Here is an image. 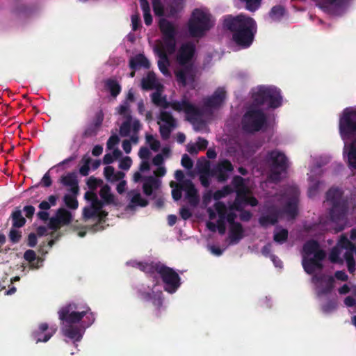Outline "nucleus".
Returning a JSON list of instances; mask_svg holds the SVG:
<instances>
[{"mask_svg": "<svg viewBox=\"0 0 356 356\" xmlns=\"http://www.w3.org/2000/svg\"><path fill=\"white\" fill-rule=\"evenodd\" d=\"M252 104L244 113L242 129L248 133L259 131L267 125V116L259 106L265 104L271 108H277L282 104L281 91L275 86H260L252 93Z\"/></svg>", "mask_w": 356, "mask_h": 356, "instance_id": "f257e3e1", "label": "nucleus"}, {"mask_svg": "<svg viewBox=\"0 0 356 356\" xmlns=\"http://www.w3.org/2000/svg\"><path fill=\"white\" fill-rule=\"evenodd\" d=\"M223 26L233 33V40L242 48H248L252 44L257 31L254 19L243 15L227 16Z\"/></svg>", "mask_w": 356, "mask_h": 356, "instance_id": "f03ea898", "label": "nucleus"}, {"mask_svg": "<svg viewBox=\"0 0 356 356\" xmlns=\"http://www.w3.org/2000/svg\"><path fill=\"white\" fill-rule=\"evenodd\" d=\"M78 309V304L70 302L62 307L58 312V318L63 325L62 332L64 336L74 341H79L82 339L81 330L76 324L81 321L87 312V310L76 311Z\"/></svg>", "mask_w": 356, "mask_h": 356, "instance_id": "7ed1b4c3", "label": "nucleus"}, {"mask_svg": "<svg viewBox=\"0 0 356 356\" xmlns=\"http://www.w3.org/2000/svg\"><path fill=\"white\" fill-rule=\"evenodd\" d=\"M195 45L192 42L181 44L177 55V63L181 67L175 71L177 81L183 86L187 84V78L193 76V58L195 55Z\"/></svg>", "mask_w": 356, "mask_h": 356, "instance_id": "20e7f679", "label": "nucleus"}, {"mask_svg": "<svg viewBox=\"0 0 356 356\" xmlns=\"http://www.w3.org/2000/svg\"><path fill=\"white\" fill-rule=\"evenodd\" d=\"M214 24L211 20V15L201 9H195L188 22V30L193 38H202Z\"/></svg>", "mask_w": 356, "mask_h": 356, "instance_id": "39448f33", "label": "nucleus"}, {"mask_svg": "<svg viewBox=\"0 0 356 356\" xmlns=\"http://www.w3.org/2000/svg\"><path fill=\"white\" fill-rule=\"evenodd\" d=\"M152 101L156 105L167 108L171 106L176 111H184L188 117H195L200 115V111L197 106L189 102L186 98L181 101H174L168 102L165 97H162L159 92H154L152 95Z\"/></svg>", "mask_w": 356, "mask_h": 356, "instance_id": "423d86ee", "label": "nucleus"}, {"mask_svg": "<svg viewBox=\"0 0 356 356\" xmlns=\"http://www.w3.org/2000/svg\"><path fill=\"white\" fill-rule=\"evenodd\" d=\"M265 161L270 169V177L273 179L279 180L281 174L288 168L287 157L283 152L277 149L268 152Z\"/></svg>", "mask_w": 356, "mask_h": 356, "instance_id": "0eeeda50", "label": "nucleus"}, {"mask_svg": "<svg viewBox=\"0 0 356 356\" xmlns=\"http://www.w3.org/2000/svg\"><path fill=\"white\" fill-rule=\"evenodd\" d=\"M159 275L163 284L164 290L169 293H175L181 286V277L172 268L159 262L156 268V275Z\"/></svg>", "mask_w": 356, "mask_h": 356, "instance_id": "6e6552de", "label": "nucleus"}, {"mask_svg": "<svg viewBox=\"0 0 356 356\" xmlns=\"http://www.w3.org/2000/svg\"><path fill=\"white\" fill-rule=\"evenodd\" d=\"M159 28L162 33L163 42H159L157 45H163L167 48L169 54H173L176 49V26L169 20L161 18L159 22Z\"/></svg>", "mask_w": 356, "mask_h": 356, "instance_id": "1a4fd4ad", "label": "nucleus"}, {"mask_svg": "<svg viewBox=\"0 0 356 356\" xmlns=\"http://www.w3.org/2000/svg\"><path fill=\"white\" fill-rule=\"evenodd\" d=\"M339 132L343 140L350 139L356 134V109L346 108L339 119Z\"/></svg>", "mask_w": 356, "mask_h": 356, "instance_id": "9d476101", "label": "nucleus"}, {"mask_svg": "<svg viewBox=\"0 0 356 356\" xmlns=\"http://www.w3.org/2000/svg\"><path fill=\"white\" fill-rule=\"evenodd\" d=\"M234 169L231 161L224 159L218 161L211 169L210 174L211 177H216L218 182L223 183L227 181Z\"/></svg>", "mask_w": 356, "mask_h": 356, "instance_id": "9b49d317", "label": "nucleus"}, {"mask_svg": "<svg viewBox=\"0 0 356 356\" xmlns=\"http://www.w3.org/2000/svg\"><path fill=\"white\" fill-rule=\"evenodd\" d=\"M226 95L227 92L223 88H218L212 95L205 97L203 99L204 107L211 109L220 108L225 100Z\"/></svg>", "mask_w": 356, "mask_h": 356, "instance_id": "f8f14e48", "label": "nucleus"}, {"mask_svg": "<svg viewBox=\"0 0 356 356\" xmlns=\"http://www.w3.org/2000/svg\"><path fill=\"white\" fill-rule=\"evenodd\" d=\"M56 327H49L47 323H42L39 325L38 330L32 333V337L36 343L47 342L55 334Z\"/></svg>", "mask_w": 356, "mask_h": 356, "instance_id": "ddd939ff", "label": "nucleus"}, {"mask_svg": "<svg viewBox=\"0 0 356 356\" xmlns=\"http://www.w3.org/2000/svg\"><path fill=\"white\" fill-rule=\"evenodd\" d=\"M154 51L159 57L158 60V67L161 72L168 76L170 74L168 67L170 66V60L168 58V51L167 48H165L163 45H156L154 47Z\"/></svg>", "mask_w": 356, "mask_h": 356, "instance_id": "4468645a", "label": "nucleus"}, {"mask_svg": "<svg viewBox=\"0 0 356 356\" xmlns=\"http://www.w3.org/2000/svg\"><path fill=\"white\" fill-rule=\"evenodd\" d=\"M59 183L63 186L70 187L68 191L71 193L79 195V181L77 179V175L75 172H70L65 175H62L59 179Z\"/></svg>", "mask_w": 356, "mask_h": 356, "instance_id": "2eb2a0df", "label": "nucleus"}, {"mask_svg": "<svg viewBox=\"0 0 356 356\" xmlns=\"http://www.w3.org/2000/svg\"><path fill=\"white\" fill-rule=\"evenodd\" d=\"M332 209L330 211L331 220L333 222L344 221L346 218L348 207L346 202L332 204Z\"/></svg>", "mask_w": 356, "mask_h": 356, "instance_id": "dca6fc26", "label": "nucleus"}, {"mask_svg": "<svg viewBox=\"0 0 356 356\" xmlns=\"http://www.w3.org/2000/svg\"><path fill=\"white\" fill-rule=\"evenodd\" d=\"M184 191L186 192V198L188 200L189 204L195 207L199 203V197L197 191L193 183L190 179H186L183 182Z\"/></svg>", "mask_w": 356, "mask_h": 356, "instance_id": "f3484780", "label": "nucleus"}, {"mask_svg": "<svg viewBox=\"0 0 356 356\" xmlns=\"http://www.w3.org/2000/svg\"><path fill=\"white\" fill-rule=\"evenodd\" d=\"M143 191L145 195L150 196L154 190L159 188L161 184L160 179L154 176H146L143 177Z\"/></svg>", "mask_w": 356, "mask_h": 356, "instance_id": "a211bd4d", "label": "nucleus"}, {"mask_svg": "<svg viewBox=\"0 0 356 356\" xmlns=\"http://www.w3.org/2000/svg\"><path fill=\"white\" fill-rule=\"evenodd\" d=\"M160 261L158 262H138L137 264L138 268L143 272L149 275V277L153 278V281L155 282L154 286L158 285L159 280L158 276L156 275V268L158 267Z\"/></svg>", "mask_w": 356, "mask_h": 356, "instance_id": "6ab92c4d", "label": "nucleus"}, {"mask_svg": "<svg viewBox=\"0 0 356 356\" xmlns=\"http://www.w3.org/2000/svg\"><path fill=\"white\" fill-rule=\"evenodd\" d=\"M343 154H346L347 163L350 169L356 170V139L350 144L345 145Z\"/></svg>", "mask_w": 356, "mask_h": 356, "instance_id": "aec40b11", "label": "nucleus"}, {"mask_svg": "<svg viewBox=\"0 0 356 356\" xmlns=\"http://www.w3.org/2000/svg\"><path fill=\"white\" fill-rule=\"evenodd\" d=\"M244 237V229L241 223L229 225V238L230 244H237Z\"/></svg>", "mask_w": 356, "mask_h": 356, "instance_id": "412c9836", "label": "nucleus"}, {"mask_svg": "<svg viewBox=\"0 0 356 356\" xmlns=\"http://www.w3.org/2000/svg\"><path fill=\"white\" fill-rule=\"evenodd\" d=\"M280 211L276 208L269 209L268 214L263 215L259 218V222L262 227H267L270 225H274L278 222Z\"/></svg>", "mask_w": 356, "mask_h": 356, "instance_id": "4be33fe9", "label": "nucleus"}, {"mask_svg": "<svg viewBox=\"0 0 356 356\" xmlns=\"http://www.w3.org/2000/svg\"><path fill=\"white\" fill-rule=\"evenodd\" d=\"M129 67L131 70H136L140 67L149 69L150 63L145 55L139 54L129 60Z\"/></svg>", "mask_w": 356, "mask_h": 356, "instance_id": "5701e85b", "label": "nucleus"}, {"mask_svg": "<svg viewBox=\"0 0 356 356\" xmlns=\"http://www.w3.org/2000/svg\"><path fill=\"white\" fill-rule=\"evenodd\" d=\"M302 264L305 271L309 275L313 274L316 269L321 270L323 268L322 263L312 258H303Z\"/></svg>", "mask_w": 356, "mask_h": 356, "instance_id": "b1692460", "label": "nucleus"}, {"mask_svg": "<svg viewBox=\"0 0 356 356\" xmlns=\"http://www.w3.org/2000/svg\"><path fill=\"white\" fill-rule=\"evenodd\" d=\"M343 192L339 188L332 187L326 193V200L332 204L345 202L342 200Z\"/></svg>", "mask_w": 356, "mask_h": 356, "instance_id": "393cba45", "label": "nucleus"}, {"mask_svg": "<svg viewBox=\"0 0 356 356\" xmlns=\"http://www.w3.org/2000/svg\"><path fill=\"white\" fill-rule=\"evenodd\" d=\"M12 227L14 228H21L26 224V220L22 216V211L16 208L11 213Z\"/></svg>", "mask_w": 356, "mask_h": 356, "instance_id": "a878e982", "label": "nucleus"}, {"mask_svg": "<svg viewBox=\"0 0 356 356\" xmlns=\"http://www.w3.org/2000/svg\"><path fill=\"white\" fill-rule=\"evenodd\" d=\"M141 87L145 90H153L156 87V79L154 72H149L147 76L142 79Z\"/></svg>", "mask_w": 356, "mask_h": 356, "instance_id": "bb28decb", "label": "nucleus"}, {"mask_svg": "<svg viewBox=\"0 0 356 356\" xmlns=\"http://www.w3.org/2000/svg\"><path fill=\"white\" fill-rule=\"evenodd\" d=\"M210 170L209 163L208 161L206 162L202 169H200L201 174L199 179L201 184L205 188H208L210 186Z\"/></svg>", "mask_w": 356, "mask_h": 356, "instance_id": "cd10ccee", "label": "nucleus"}, {"mask_svg": "<svg viewBox=\"0 0 356 356\" xmlns=\"http://www.w3.org/2000/svg\"><path fill=\"white\" fill-rule=\"evenodd\" d=\"M99 195L106 204H114L115 196L111 193V188L108 185L104 186L100 191Z\"/></svg>", "mask_w": 356, "mask_h": 356, "instance_id": "c85d7f7f", "label": "nucleus"}, {"mask_svg": "<svg viewBox=\"0 0 356 356\" xmlns=\"http://www.w3.org/2000/svg\"><path fill=\"white\" fill-rule=\"evenodd\" d=\"M105 87L106 90L110 92L111 95L113 97H117L121 92V86L115 79H107L105 81Z\"/></svg>", "mask_w": 356, "mask_h": 356, "instance_id": "c756f323", "label": "nucleus"}, {"mask_svg": "<svg viewBox=\"0 0 356 356\" xmlns=\"http://www.w3.org/2000/svg\"><path fill=\"white\" fill-rule=\"evenodd\" d=\"M150 301H152V305L155 307V315L157 317H159L160 311L163 303V295L162 291H160L155 292Z\"/></svg>", "mask_w": 356, "mask_h": 356, "instance_id": "7c9ffc66", "label": "nucleus"}, {"mask_svg": "<svg viewBox=\"0 0 356 356\" xmlns=\"http://www.w3.org/2000/svg\"><path fill=\"white\" fill-rule=\"evenodd\" d=\"M56 217L63 225L70 224L72 218L71 213L64 208H60L57 210Z\"/></svg>", "mask_w": 356, "mask_h": 356, "instance_id": "2f4dec72", "label": "nucleus"}, {"mask_svg": "<svg viewBox=\"0 0 356 356\" xmlns=\"http://www.w3.org/2000/svg\"><path fill=\"white\" fill-rule=\"evenodd\" d=\"M283 211L291 218H295L298 215L297 202L294 200L288 202L284 207Z\"/></svg>", "mask_w": 356, "mask_h": 356, "instance_id": "473e14b6", "label": "nucleus"}, {"mask_svg": "<svg viewBox=\"0 0 356 356\" xmlns=\"http://www.w3.org/2000/svg\"><path fill=\"white\" fill-rule=\"evenodd\" d=\"M78 195L66 194L63 197V202L65 206L70 209H76L79 207V202L76 199Z\"/></svg>", "mask_w": 356, "mask_h": 356, "instance_id": "72a5a7b5", "label": "nucleus"}, {"mask_svg": "<svg viewBox=\"0 0 356 356\" xmlns=\"http://www.w3.org/2000/svg\"><path fill=\"white\" fill-rule=\"evenodd\" d=\"M243 193L244 191H238L236 193V197L234 200L233 203L229 205V210H235V211H242L243 209V203L245 202V200H243Z\"/></svg>", "mask_w": 356, "mask_h": 356, "instance_id": "f704fd0d", "label": "nucleus"}, {"mask_svg": "<svg viewBox=\"0 0 356 356\" xmlns=\"http://www.w3.org/2000/svg\"><path fill=\"white\" fill-rule=\"evenodd\" d=\"M320 248L319 243L316 240H309L303 245V252L307 255H311Z\"/></svg>", "mask_w": 356, "mask_h": 356, "instance_id": "c9c22d12", "label": "nucleus"}, {"mask_svg": "<svg viewBox=\"0 0 356 356\" xmlns=\"http://www.w3.org/2000/svg\"><path fill=\"white\" fill-rule=\"evenodd\" d=\"M24 258L26 261H27L31 268H38V262L39 259H37L36 254L33 250H28L24 254Z\"/></svg>", "mask_w": 356, "mask_h": 356, "instance_id": "e433bc0d", "label": "nucleus"}, {"mask_svg": "<svg viewBox=\"0 0 356 356\" xmlns=\"http://www.w3.org/2000/svg\"><path fill=\"white\" fill-rule=\"evenodd\" d=\"M170 186L172 188V196L175 201H178L181 198V191H184L183 183H175L172 181L170 183Z\"/></svg>", "mask_w": 356, "mask_h": 356, "instance_id": "4c0bfd02", "label": "nucleus"}, {"mask_svg": "<svg viewBox=\"0 0 356 356\" xmlns=\"http://www.w3.org/2000/svg\"><path fill=\"white\" fill-rule=\"evenodd\" d=\"M159 119L165 123L164 125L171 127H176L177 126L176 120L170 112L161 111L159 115Z\"/></svg>", "mask_w": 356, "mask_h": 356, "instance_id": "58836bf2", "label": "nucleus"}, {"mask_svg": "<svg viewBox=\"0 0 356 356\" xmlns=\"http://www.w3.org/2000/svg\"><path fill=\"white\" fill-rule=\"evenodd\" d=\"M148 203V200L143 198L139 193H135L131 199L129 207L131 208L134 206L145 207L147 206Z\"/></svg>", "mask_w": 356, "mask_h": 356, "instance_id": "ea45409f", "label": "nucleus"}, {"mask_svg": "<svg viewBox=\"0 0 356 356\" xmlns=\"http://www.w3.org/2000/svg\"><path fill=\"white\" fill-rule=\"evenodd\" d=\"M232 185L234 188L236 193H238V191H247L245 186L244 179L239 175H236L233 177L232 181Z\"/></svg>", "mask_w": 356, "mask_h": 356, "instance_id": "a19ab883", "label": "nucleus"}, {"mask_svg": "<svg viewBox=\"0 0 356 356\" xmlns=\"http://www.w3.org/2000/svg\"><path fill=\"white\" fill-rule=\"evenodd\" d=\"M325 282H326V286L320 289L317 293L318 297L330 293L334 288V280L333 277L328 276Z\"/></svg>", "mask_w": 356, "mask_h": 356, "instance_id": "79ce46f5", "label": "nucleus"}, {"mask_svg": "<svg viewBox=\"0 0 356 356\" xmlns=\"http://www.w3.org/2000/svg\"><path fill=\"white\" fill-rule=\"evenodd\" d=\"M107 216L108 212L104 210H102L97 213L95 218H97V222L92 226V228L95 231H98L103 229L101 224L105 222Z\"/></svg>", "mask_w": 356, "mask_h": 356, "instance_id": "37998d69", "label": "nucleus"}, {"mask_svg": "<svg viewBox=\"0 0 356 356\" xmlns=\"http://www.w3.org/2000/svg\"><path fill=\"white\" fill-rule=\"evenodd\" d=\"M339 249L346 250H354L355 245L344 235H342L338 242L337 246Z\"/></svg>", "mask_w": 356, "mask_h": 356, "instance_id": "c03bdc74", "label": "nucleus"}, {"mask_svg": "<svg viewBox=\"0 0 356 356\" xmlns=\"http://www.w3.org/2000/svg\"><path fill=\"white\" fill-rule=\"evenodd\" d=\"M79 309H76V311H85L87 310L86 314L84 316H86L87 322V327L90 326L95 321V314L91 312L90 308L88 305H79Z\"/></svg>", "mask_w": 356, "mask_h": 356, "instance_id": "a18cd8bd", "label": "nucleus"}, {"mask_svg": "<svg viewBox=\"0 0 356 356\" xmlns=\"http://www.w3.org/2000/svg\"><path fill=\"white\" fill-rule=\"evenodd\" d=\"M22 237V232L17 228L11 227L8 233V238L13 244L18 243Z\"/></svg>", "mask_w": 356, "mask_h": 356, "instance_id": "49530a36", "label": "nucleus"}, {"mask_svg": "<svg viewBox=\"0 0 356 356\" xmlns=\"http://www.w3.org/2000/svg\"><path fill=\"white\" fill-rule=\"evenodd\" d=\"M289 232L286 229H282L280 232L275 233L273 240L280 244L284 243L288 239Z\"/></svg>", "mask_w": 356, "mask_h": 356, "instance_id": "de8ad7c7", "label": "nucleus"}, {"mask_svg": "<svg viewBox=\"0 0 356 356\" xmlns=\"http://www.w3.org/2000/svg\"><path fill=\"white\" fill-rule=\"evenodd\" d=\"M284 8L283 6H275L271 8L269 15L273 19H279L284 15Z\"/></svg>", "mask_w": 356, "mask_h": 356, "instance_id": "09e8293b", "label": "nucleus"}, {"mask_svg": "<svg viewBox=\"0 0 356 356\" xmlns=\"http://www.w3.org/2000/svg\"><path fill=\"white\" fill-rule=\"evenodd\" d=\"M92 159L90 157L84 156L81 160L83 165L79 168V173L81 175L86 177L88 175L90 171V163Z\"/></svg>", "mask_w": 356, "mask_h": 356, "instance_id": "8fccbe9b", "label": "nucleus"}, {"mask_svg": "<svg viewBox=\"0 0 356 356\" xmlns=\"http://www.w3.org/2000/svg\"><path fill=\"white\" fill-rule=\"evenodd\" d=\"M152 4L155 15L161 17L164 15V8L161 0H152Z\"/></svg>", "mask_w": 356, "mask_h": 356, "instance_id": "3c124183", "label": "nucleus"}, {"mask_svg": "<svg viewBox=\"0 0 356 356\" xmlns=\"http://www.w3.org/2000/svg\"><path fill=\"white\" fill-rule=\"evenodd\" d=\"M337 307L336 300H330L321 306V309L324 313H330L335 310Z\"/></svg>", "mask_w": 356, "mask_h": 356, "instance_id": "603ef678", "label": "nucleus"}, {"mask_svg": "<svg viewBox=\"0 0 356 356\" xmlns=\"http://www.w3.org/2000/svg\"><path fill=\"white\" fill-rule=\"evenodd\" d=\"M99 128L96 125L90 123L87 126L83 132V136L88 138L92 137L97 134Z\"/></svg>", "mask_w": 356, "mask_h": 356, "instance_id": "864d4df0", "label": "nucleus"}, {"mask_svg": "<svg viewBox=\"0 0 356 356\" xmlns=\"http://www.w3.org/2000/svg\"><path fill=\"white\" fill-rule=\"evenodd\" d=\"M214 207L219 215L220 219L225 218V215L227 213V207L225 203H223L222 202H217L215 203Z\"/></svg>", "mask_w": 356, "mask_h": 356, "instance_id": "5fc2aeb1", "label": "nucleus"}, {"mask_svg": "<svg viewBox=\"0 0 356 356\" xmlns=\"http://www.w3.org/2000/svg\"><path fill=\"white\" fill-rule=\"evenodd\" d=\"M145 138L151 149L154 152L158 151L160 147V142L154 139V136L151 134H147Z\"/></svg>", "mask_w": 356, "mask_h": 356, "instance_id": "6e6d98bb", "label": "nucleus"}, {"mask_svg": "<svg viewBox=\"0 0 356 356\" xmlns=\"http://www.w3.org/2000/svg\"><path fill=\"white\" fill-rule=\"evenodd\" d=\"M104 115L103 111L102 109H100L99 111L96 112V113L93 118L92 124H93L96 125L97 127H98L99 128H100L102 124V122L104 121Z\"/></svg>", "mask_w": 356, "mask_h": 356, "instance_id": "4d7b16f0", "label": "nucleus"}, {"mask_svg": "<svg viewBox=\"0 0 356 356\" xmlns=\"http://www.w3.org/2000/svg\"><path fill=\"white\" fill-rule=\"evenodd\" d=\"M97 215V211L94 210L91 207H85L83 210V218L85 220L95 218Z\"/></svg>", "mask_w": 356, "mask_h": 356, "instance_id": "13d9d810", "label": "nucleus"}, {"mask_svg": "<svg viewBox=\"0 0 356 356\" xmlns=\"http://www.w3.org/2000/svg\"><path fill=\"white\" fill-rule=\"evenodd\" d=\"M119 142L120 138L118 135L113 134L111 136L106 143L107 149L109 150L113 149L114 147L119 143Z\"/></svg>", "mask_w": 356, "mask_h": 356, "instance_id": "bf43d9fd", "label": "nucleus"}, {"mask_svg": "<svg viewBox=\"0 0 356 356\" xmlns=\"http://www.w3.org/2000/svg\"><path fill=\"white\" fill-rule=\"evenodd\" d=\"M131 124L129 122H123L120 127V134L121 136L125 137L129 135Z\"/></svg>", "mask_w": 356, "mask_h": 356, "instance_id": "052dcab7", "label": "nucleus"}, {"mask_svg": "<svg viewBox=\"0 0 356 356\" xmlns=\"http://www.w3.org/2000/svg\"><path fill=\"white\" fill-rule=\"evenodd\" d=\"M138 296L145 301H150L154 294L155 291L152 290V291H146L143 289H138Z\"/></svg>", "mask_w": 356, "mask_h": 356, "instance_id": "680f3d73", "label": "nucleus"}, {"mask_svg": "<svg viewBox=\"0 0 356 356\" xmlns=\"http://www.w3.org/2000/svg\"><path fill=\"white\" fill-rule=\"evenodd\" d=\"M246 3V8L250 11L257 10L260 4L261 0H241Z\"/></svg>", "mask_w": 356, "mask_h": 356, "instance_id": "e2e57ef3", "label": "nucleus"}, {"mask_svg": "<svg viewBox=\"0 0 356 356\" xmlns=\"http://www.w3.org/2000/svg\"><path fill=\"white\" fill-rule=\"evenodd\" d=\"M181 163L184 168H185L188 170H191L193 166V162L192 159L186 154H185L182 156Z\"/></svg>", "mask_w": 356, "mask_h": 356, "instance_id": "0e129e2a", "label": "nucleus"}, {"mask_svg": "<svg viewBox=\"0 0 356 356\" xmlns=\"http://www.w3.org/2000/svg\"><path fill=\"white\" fill-rule=\"evenodd\" d=\"M132 164V160L129 156H125L119 163V168L124 170H128Z\"/></svg>", "mask_w": 356, "mask_h": 356, "instance_id": "69168bd1", "label": "nucleus"}, {"mask_svg": "<svg viewBox=\"0 0 356 356\" xmlns=\"http://www.w3.org/2000/svg\"><path fill=\"white\" fill-rule=\"evenodd\" d=\"M341 250L339 247H334L332 249L330 254V259L333 263H337L339 261V256Z\"/></svg>", "mask_w": 356, "mask_h": 356, "instance_id": "338daca9", "label": "nucleus"}, {"mask_svg": "<svg viewBox=\"0 0 356 356\" xmlns=\"http://www.w3.org/2000/svg\"><path fill=\"white\" fill-rule=\"evenodd\" d=\"M175 127H171L166 125H161L159 127V131L161 137L163 139H168L170 137L172 129Z\"/></svg>", "mask_w": 356, "mask_h": 356, "instance_id": "774afa93", "label": "nucleus"}]
</instances>
